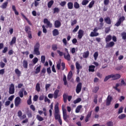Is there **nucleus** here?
Masks as SVG:
<instances>
[{
  "label": "nucleus",
  "instance_id": "c756f323",
  "mask_svg": "<svg viewBox=\"0 0 126 126\" xmlns=\"http://www.w3.org/2000/svg\"><path fill=\"white\" fill-rule=\"evenodd\" d=\"M62 64V60L60 59L58 63H57V68L58 70L61 69V64Z\"/></svg>",
  "mask_w": 126,
  "mask_h": 126
},
{
  "label": "nucleus",
  "instance_id": "5701e85b",
  "mask_svg": "<svg viewBox=\"0 0 126 126\" xmlns=\"http://www.w3.org/2000/svg\"><path fill=\"white\" fill-rule=\"evenodd\" d=\"M90 37H97V36H99V33L92 32L90 34Z\"/></svg>",
  "mask_w": 126,
  "mask_h": 126
},
{
  "label": "nucleus",
  "instance_id": "4d7b16f0",
  "mask_svg": "<svg viewBox=\"0 0 126 126\" xmlns=\"http://www.w3.org/2000/svg\"><path fill=\"white\" fill-rule=\"evenodd\" d=\"M78 29H79V26H76L75 29L72 31V32L75 33V32H77Z\"/></svg>",
  "mask_w": 126,
  "mask_h": 126
},
{
  "label": "nucleus",
  "instance_id": "0eeeda50",
  "mask_svg": "<svg viewBox=\"0 0 126 126\" xmlns=\"http://www.w3.org/2000/svg\"><path fill=\"white\" fill-rule=\"evenodd\" d=\"M81 89H82V83H79L76 88V93L77 94H79L81 92Z\"/></svg>",
  "mask_w": 126,
  "mask_h": 126
},
{
  "label": "nucleus",
  "instance_id": "9d476101",
  "mask_svg": "<svg viewBox=\"0 0 126 126\" xmlns=\"http://www.w3.org/2000/svg\"><path fill=\"white\" fill-rule=\"evenodd\" d=\"M18 117L20 119V120H24L26 119V114H23L22 115V111L21 110H19L18 112Z\"/></svg>",
  "mask_w": 126,
  "mask_h": 126
},
{
  "label": "nucleus",
  "instance_id": "72a5a7b5",
  "mask_svg": "<svg viewBox=\"0 0 126 126\" xmlns=\"http://www.w3.org/2000/svg\"><path fill=\"white\" fill-rule=\"evenodd\" d=\"M99 22L100 23L99 24V25L100 26V27H103V26H104V19H103L102 17L100 18L99 20Z\"/></svg>",
  "mask_w": 126,
  "mask_h": 126
},
{
  "label": "nucleus",
  "instance_id": "6e6552de",
  "mask_svg": "<svg viewBox=\"0 0 126 126\" xmlns=\"http://www.w3.org/2000/svg\"><path fill=\"white\" fill-rule=\"evenodd\" d=\"M15 92V88H14V84H11L9 88V94H14Z\"/></svg>",
  "mask_w": 126,
  "mask_h": 126
},
{
  "label": "nucleus",
  "instance_id": "f3484780",
  "mask_svg": "<svg viewBox=\"0 0 126 126\" xmlns=\"http://www.w3.org/2000/svg\"><path fill=\"white\" fill-rule=\"evenodd\" d=\"M16 43V37L14 36L12 37L11 41L10 42L9 45L10 46H12V45H14Z\"/></svg>",
  "mask_w": 126,
  "mask_h": 126
},
{
  "label": "nucleus",
  "instance_id": "4468645a",
  "mask_svg": "<svg viewBox=\"0 0 126 126\" xmlns=\"http://www.w3.org/2000/svg\"><path fill=\"white\" fill-rule=\"evenodd\" d=\"M84 35V31L82 30H79L78 32V38L79 39H81L83 35Z\"/></svg>",
  "mask_w": 126,
  "mask_h": 126
},
{
  "label": "nucleus",
  "instance_id": "473e14b6",
  "mask_svg": "<svg viewBox=\"0 0 126 126\" xmlns=\"http://www.w3.org/2000/svg\"><path fill=\"white\" fill-rule=\"evenodd\" d=\"M99 89H100V88H99V86L94 87V89H93V93H97L98 92Z\"/></svg>",
  "mask_w": 126,
  "mask_h": 126
},
{
  "label": "nucleus",
  "instance_id": "4c0bfd02",
  "mask_svg": "<svg viewBox=\"0 0 126 126\" xmlns=\"http://www.w3.org/2000/svg\"><path fill=\"white\" fill-rule=\"evenodd\" d=\"M35 89L37 92H40L41 88H40V84L37 83L35 86Z\"/></svg>",
  "mask_w": 126,
  "mask_h": 126
},
{
  "label": "nucleus",
  "instance_id": "39448f33",
  "mask_svg": "<svg viewBox=\"0 0 126 126\" xmlns=\"http://www.w3.org/2000/svg\"><path fill=\"white\" fill-rule=\"evenodd\" d=\"M71 99H72V96H67V94H63V100L64 103H66V102H67V100L68 102H70V101H71Z\"/></svg>",
  "mask_w": 126,
  "mask_h": 126
},
{
  "label": "nucleus",
  "instance_id": "ea45409f",
  "mask_svg": "<svg viewBox=\"0 0 126 126\" xmlns=\"http://www.w3.org/2000/svg\"><path fill=\"white\" fill-rule=\"evenodd\" d=\"M126 118V115L125 114H122L118 116V119L120 120H124V119Z\"/></svg>",
  "mask_w": 126,
  "mask_h": 126
},
{
  "label": "nucleus",
  "instance_id": "bb28decb",
  "mask_svg": "<svg viewBox=\"0 0 126 126\" xmlns=\"http://www.w3.org/2000/svg\"><path fill=\"white\" fill-rule=\"evenodd\" d=\"M23 65L24 68H28V62L26 60H24L23 63Z\"/></svg>",
  "mask_w": 126,
  "mask_h": 126
},
{
  "label": "nucleus",
  "instance_id": "e433bc0d",
  "mask_svg": "<svg viewBox=\"0 0 126 126\" xmlns=\"http://www.w3.org/2000/svg\"><path fill=\"white\" fill-rule=\"evenodd\" d=\"M83 58L85 59H87L88 57H89V51H87L86 52H85L83 55Z\"/></svg>",
  "mask_w": 126,
  "mask_h": 126
},
{
  "label": "nucleus",
  "instance_id": "c85d7f7f",
  "mask_svg": "<svg viewBox=\"0 0 126 126\" xmlns=\"http://www.w3.org/2000/svg\"><path fill=\"white\" fill-rule=\"evenodd\" d=\"M81 109H82V105H78L76 108L75 113H77V114L79 113Z\"/></svg>",
  "mask_w": 126,
  "mask_h": 126
},
{
  "label": "nucleus",
  "instance_id": "a878e982",
  "mask_svg": "<svg viewBox=\"0 0 126 126\" xmlns=\"http://www.w3.org/2000/svg\"><path fill=\"white\" fill-rule=\"evenodd\" d=\"M24 90H25V89L22 88L19 92V95L21 98H23V92H24Z\"/></svg>",
  "mask_w": 126,
  "mask_h": 126
},
{
  "label": "nucleus",
  "instance_id": "2eb2a0df",
  "mask_svg": "<svg viewBox=\"0 0 126 126\" xmlns=\"http://www.w3.org/2000/svg\"><path fill=\"white\" fill-rule=\"evenodd\" d=\"M115 46V42L114 41H111L109 43H107L106 44L105 48H112V47H114Z\"/></svg>",
  "mask_w": 126,
  "mask_h": 126
},
{
  "label": "nucleus",
  "instance_id": "338daca9",
  "mask_svg": "<svg viewBox=\"0 0 126 126\" xmlns=\"http://www.w3.org/2000/svg\"><path fill=\"white\" fill-rule=\"evenodd\" d=\"M42 32L43 33H47V29H46V28L45 27L44 25H43L42 26Z\"/></svg>",
  "mask_w": 126,
  "mask_h": 126
},
{
  "label": "nucleus",
  "instance_id": "37998d69",
  "mask_svg": "<svg viewBox=\"0 0 126 126\" xmlns=\"http://www.w3.org/2000/svg\"><path fill=\"white\" fill-rule=\"evenodd\" d=\"M36 119L39 122H42V121H44V118H43V117H41V116H40L39 115H36Z\"/></svg>",
  "mask_w": 126,
  "mask_h": 126
},
{
  "label": "nucleus",
  "instance_id": "c9c22d12",
  "mask_svg": "<svg viewBox=\"0 0 126 126\" xmlns=\"http://www.w3.org/2000/svg\"><path fill=\"white\" fill-rule=\"evenodd\" d=\"M74 7L76 9H78L80 7V5H79V3L77 2H74Z\"/></svg>",
  "mask_w": 126,
  "mask_h": 126
},
{
  "label": "nucleus",
  "instance_id": "e2e57ef3",
  "mask_svg": "<svg viewBox=\"0 0 126 126\" xmlns=\"http://www.w3.org/2000/svg\"><path fill=\"white\" fill-rule=\"evenodd\" d=\"M61 66H62V70H64L65 69V63L63 62L61 63Z\"/></svg>",
  "mask_w": 126,
  "mask_h": 126
},
{
  "label": "nucleus",
  "instance_id": "1a4fd4ad",
  "mask_svg": "<svg viewBox=\"0 0 126 126\" xmlns=\"http://www.w3.org/2000/svg\"><path fill=\"white\" fill-rule=\"evenodd\" d=\"M14 104L15 107H18V106L21 104V98L19 96H17L15 98Z\"/></svg>",
  "mask_w": 126,
  "mask_h": 126
},
{
  "label": "nucleus",
  "instance_id": "69168bd1",
  "mask_svg": "<svg viewBox=\"0 0 126 126\" xmlns=\"http://www.w3.org/2000/svg\"><path fill=\"white\" fill-rule=\"evenodd\" d=\"M0 66L1 68H3L5 66V63L2 62H0Z\"/></svg>",
  "mask_w": 126,
  "mask_h": 126
},
{
  "label": "nucleus",
  "instance_id": "cd10ccee",
  "mask_svg": "<svg viewBox=\"0 0 126 126\" xmlns=\"http://www.w3.org/2000/svg\"><path fill=\"white\" fill-rule=\"evenodd\" d=\"M112 40V35H107L106 38H105V41L106 43H108V42H110Z\"/></svg>",
  "mask_w": 126,
  "mask_h": 126
},
{
  "label": "nucleus",
  "instance_id": "f03ea898",
  "mask_svg": "<svg viewBox=\"0 0 126 126\" xmlns=\"http://www.w3.org/2000/svg\"><path fill=\"white\" fill-rule=\"evenodd\" d=\"M40 43L39 42H36L34 46H33V54L36 56H40Z\"/></svg>",
  "mask_w": 126,
  "mask_h": 126
},
{
  "label": "nucleus",
  "instance_id": "603ef678",
  "mask_svg": "<svg viewBox=\"0 0 126 126\" xmlns=\"http://www.w3.org/2000/svg\"><path fill=\"white\" fill-rule=\"evenodd\" d=\"M99 56V54L98 53V52H95L94 54V60L96 61L97 60V58H98V56Z\"/></svg>",
  "mask_w": 126,
  "mask_h": 126
},
{
  "label": "nucleus",
  "instance_id": "7ed1b4c3",
  "mask_svg": "<svg viewBox=\"0 0 126 126\" xmlns=\"http://www.w3.org/2000/svg\"><path fill=\"white\" fill-rule=\"evenodd\" d=\"M59 92H60V90H56L53 94H49L48 95V97L50 99H52L53 97H54V99H57L58 98V97H59Z\"/></svg>",
  "mask_w": 126,
  "mask_h": 126
},
{
  "label": "nucleus",
  "instance_id": "393cba45",
  "mask_svg": "<svg viewBox=\"0 0 126 126\" xmlns=\"http://www.w3.org/2000/svg\"><path fill=\"white\" fill-rule=\"evenodd\" d=\"M64 59H65V60H66L67 61H70V55L69 54V53L65 55V53H64Z\"/></svg>",
  "mask_w": 126,
  "mask_h": 126
},
{
  "label": "nucleus",
  "instance_id": "052dcab7",
  "mask_svg": "<svg viewBox=\"0 0 126 126\" xmlns=\"http://www.w3.org/2000/svg\"><path fill=\"white\" fill-rule=\"evenodd\" d=\"M107 126H114V123L112 121H109L106 123Z\"/></svg>",
  "mask_w": 126,
  "mask_h": 126
},
{
  "label": "nucleus",
  "instance_id": "13d9d810",
  "mask_svg": "<svg viewBox=\"0 0 126 126\" xmlns=\"http://www.w3.org/2000/svg\"><path fill=\"white\" fill-rule=\"evenodd\" d=\"M48 74H51L52 73V70H51V67H49L46 69Z\"/></svg>",
  "mask_w": 126,
  "mask_h": 126
},
{
  "label": "nucleus",
  "instance_id": "a211bd4d",
  "mask_svg": "<svg viewBox=\"0 0 126 126\" xmlns=\"http://www.w3.org/2000/svg\"><path fill=\"white\" fill-rule=\"evenodd\" d=\"M104 21L107 24L110 25L112 23V22L111 21V18H110L109 17L105 18Z\"/></svg>",
  "mask_w": 126,
  "mask_h": 126
},
{
  "label": "nucleus",
  "instance_id": "a18cd8bd",
  "mask_svg": "<svg viewBox=\"0 0 126 126\" xmlns=\"http://www.w3.org/2000/svg\"><path fill=\"white\" fill-rule=\"evenodd\" d=\"M121 36L122 37L123 40H126V32H123L121 33Z\"/></svg>",
  "mask_w": 126,
  "mask_h": 126
},
{
  "label": "nucleus",
  "instance_id": "864d4df0",
  "mask_svg": "<svg viewBox=\"0 0 126 126\" xmlns=\"http://www.w3.org/2000/svg\"><path fill=\"white\" fill-rule=\"evenodd\" d=\"M89 2L88 0H83L82 2V4L83 5H86Z\"/></svg>",
  "mask_w": 126,
  "mask_h": 126
},
{
  "label": "nucleus",
  "instance_id": "de8ad7c7",
  "mask_svg": "<svg viewBox=\"0 0 126 126\" xmlns=\"http://www.w3.org/2000/svg\"><path fill=\"white\" fill-rule=\"evenodd\" d=\"M110 78H112V75H109L108 76H106L105 78L104 79V82H106V81H108Z\"/></svg>",
  "mask_w": 126,
  "mask_h": 126
},
{
  "label": "nucleus",
  "instance_id": "680f3d73",
  "mask_svg": "<svg viewBox=\"0 0 126 126\" xmlns=\"http://www.w3.org/2000/svg\"><path fill=\"white\" fill-rule=\"evenodd\" d=\"M32 62L34 64H36V63H38V58H34L33 60H32Z\"/></svg>",
  "mask_w": 126,
  "mask_h": 126
},
{
  "label": "nucleus",
  "instance_id": "dca6fc26",
  "mask_svg": "<svg viewBox=\"0 0 126 126\" xmlns=\"http://www.w3.org/2000/svg\"><path fill=\"white\" fill-rule=\"evenodd\" d=\"M55 28H60V27L61 26L62 23L59 20H56L55 21L54 23Z\"/></svg>",
  "mask_w": 126,
  "mask_h": 126
},
{
  "label": "nucleus",
  "instance_id": "f704fd0d",
  "mask_svg": "<svg viewBox=\"0 0 126 126\" xmlns=\"http://www.w3.org/2000/svg\"><path fill=\"white\" fill-rule=\"evenodd\" d=\"M54 4V0H51L49 2H48L47 4V6L48 8H51L52 7V5Z\"/></svg>",
  "mask_w": 126,
  "mask_h": 126
},
{
  "label": "nucleus",
  "instance_id": "c03bdc74",
  "mask_svg": "<svg viewBox=\"0 0 126 126\" xmlns=\"http://www.w3.org/2000/svg\"><path fill=\"white\" fill-rule=\"evenodd\" d=\"M45 62H46V56H41V62L42 63H45Z\"/></svg>",
  "mask_w": 126,
  "mask_h": 126
},
{
  "label": "nucleus",
  "instance_id": "ddd939ff",
  "mask_svg": "<svg viewBox=\"0 0 126 126\" xmlns=\"http://www.w3.org/2000/svg\"><path fill=\"white\" fill-rule=\"evenodd\" d=\"M111 78H112V80H117L121 78V75L119 74H111Z\"/></svg>",
  "mask_w": 126,
  "mask_h": 126
},
{
  "label": "nucleus",
  "instance_id": "f257e3e1",
  "mask_svg": "<svg viewBox=\"0 0 126 126\" xmlns=\"http://www.w3.org/2000/svg\"><path fill=\"white\" fill-rule=\"evenodd\" d=\"M55 113H54V117L55 120H59L61 119V114H60V110L59 109V104H57L55 106Z\"/></svg>",
  "mask_w": 126,
  "mask_h": 126
},
{
  "label": "nucleus",
  "instance_id": "3c124183",
  "mask_svg": "<svg viewBox=\"0 0 126 126\" xmlns=\"http://www.w3.org/2000/svg\"><path fill=\"white\" fill-rule=\"evenodd\" d=\"M71 77H72V72L70 71L67 75V79L69 80V79H70Z\"/></svg>",
  "mask_w": 126,
  "mask_h": 126
},
{
  "label": "nucleus",
  "instance_id": "8fccbe9b",
  "mask_svg": "<svg viewBox=\"0 0 126 126\" xmlns=\"http://www.w3.org/2000/svg\"><path fill=\"white\" fill-rule=\"evenodd\" d=\"M63 81L64 82V85H66V84H67V81L66 80V76H65V75H63Z\"/></svg>",
  "mask_w": 126,
  "mask_h": 126
},
{
  "label": "nucleus",
  "instance_id": "bf43d9fd",
  "mask_svg": "<svg viewBox=\"0 0 126 126\" xmlns=\"http://www.w3.org/2000/svg\"><path fill=\"white\" fill-rule=\"evenodd\" d=\"M57 53H58V54H59V55L60 57H63V56H64V53H63V52L60 50H58L57 51Z\"/></svg>",
  "mask_w": 126,
  "mask_h": 126
},
{
  "label": "nucleus",
  "instance_id": "a19ab883",
  "mask_svg": "<svg viewBox=\"0 0 126 126\" xmlns=\"http://www.w3.org/2000/svg\"><path fill=\"white\" fill-rule=\"evenodd\" d=\"M75 64L76 69H80V68H82V66L80 65V64L78 63V62H76Z\"/></svg>",
  "mask_w": 126,
  "mask_h": 126
},
{
  "label": "nucleus",
  "instance_id": "4be33fe9",
  "mask_svg": "<svg viewBox=\"0 0 126 126\" xmlns=\"http://www.w3.org/2000/svg\"><path fill=\"white\" fill-rule=\"evenodd\" d=\"M53 36H58L60 34L59 32V30L58 29H55L52 31Z\"/></svg>",
  "mask_w": 126,
  "mask_h": 126
},
{
  "label": "nucleus",
  "instance_id": "79ce46f5",
  "mask_svg": "<svg viewBox=\"0 0 126 126\" xmlns=\"http://www.w3.org/2000/svg\"><path fill=\"white\" fill-rule=\"evenodd\" d=\"M68 118H69V116L67 115V114H65L63 115V120H64V121H65V122H66L67 123V122H68V120H67Z\"/></svg>",
  "mask_w": 126,
  "mask_h": 126
},
{
  "label": "nucleus",
  "instance_id": "5fc2aeb1",
  "mask_svg": "<svg viewBox=\"0 0 126 126\" xmlns=\"http://www.w3.org/2000/svg\"><path fill=\"white\" fill-rule=\"evenodd\" d=\"M123 111H124V107L121 106V107L119 109L118 114H122V113H123Z\"/></svg>",
  "mask_w": 126,
  "mask_h": 126
},
{
  "label": "nucleus",
  "instance_id": "f8f14e48",
  "mask_svg": "<svg viewBox=\"0 0 126 126\" xmlns=\"http://www.w3.org/2000/svg\"><path fill=\"white\" fill-rule=\"evenodd\" d=\"M112 99H113V97H112V96L108 95L106 99V106H110L111 105V102H112Z\"/></svg>",
  "mask_w": 126,
  "mask_h": 126
},
{
  "label": "nucleus",
  "instance_id": "6ab92c4d",
  "mask_svg": "<svg viewBox=\"0 0 126 126\" xmlns=\"http://www.w3.org/2000/svg\"><path fill=\"white\" fill-rule=\"evenodd\" d=\"M8 4V1H5L2 3V4L1 5V8H2L3 9H5L6 7H7V5Z\"/></svg>",
  "mask_w": 126,
  "mask_h": 126
},
{
  "label": "nucleus",
  "instance_id": "58836bf2",
  "mask_svg": "<svg viewBox=\"0 0 126 126\" xmlns=\"http://www.w3.org/2000/svg\"><path fill=\"white\" fill-rule=\"evenodd\" d=\"M94 3H95V1H94V0H92L89 4L88 7H89V8H92Z\"/></svg>",
  "mask_w": 126,
  "mask_h": 126
},
{
  "label": "nucleus",
  "instance_id": "09e8293b",
  "mask_svg": "<svg viewBox=\"0 0 126 126\" xmlns=\"http://www.w3.org/2000/svg\"><path fill=\"white\" fill-rule=\"evenodd\" d=\"M60 12V8L55 7L53 10V13H59Z\"/></svg>",
  "mask_w": 126,
  "mask_h": 126
},
{
  "label": "nucleus",
  "instance_id": "6e6d98bb",
  "mask_svg": "<svg viewBox=\"0 0 126 126\" xmlns=\"http://www.w3.org/2000/svg\"><path fill=\"white\" fill-rule=\"evenodd\" d=\"M52 50H53V51H57V50H58V46L57 44H54L52 45Z\"/></svg>",
  "mask_w": 126,
  "mask_h": 126
},
{
  "label": "nucleus",
  "instance_id": "423d86ee",
  "mask_svg": "<svg viewBox=\"0 0 126 126\" xmlns=\"http://www.w3.org/2000/svg\"><path fill=\"white\" fill-rule=\"evenodd\" d=\"M126 20V18L125 16H122L118 19V21L115 24V26H117V27H119L121 24H122V22H124Z\"/></svg>",
  "mask_w": 126,
  "mask_h": 126
},
{
  "label": "nucleus",
  "instance_id": "aec40b11",
  "mask_svg": "<svg viewBox=\"0 0 126 126\" xmlns=\"http://www.w3.org/2000/svg\"><path fill=\"white\" fill-rule=\"evenodd\" d=\"M15 73L17 75L18 77H20V76H21V71L19 70L18 68L15 69Z\"/></svg>",
  "mask_w": 126,
  "mask_h": 126
},
{
  "label": "nucleus",
  "instance_id": "9b49d317",
  "mask_svg": "<svg viewBox=\"0 0 126 126\" xmlns=\"http://www.w3.org/2000/svg\"><path fill=\"white\" fill-rule=\"evenodd\" d=\"M43 22L44 24H46L47 26L49 27V28H52L53 27V24L51 23V22L48 20V19L45 18L43 20Z\"/></svg>",
  "mask_w": 126,
  "mask_h": 126
},
{
  "label": "nucleus",
  "instance_id": "412c9836",
  "mask_svg": "<svg viewBox=\"0 0 126 126\" xmlns=\"http://www.w3.org/2000/svg\"><path fill=\"white\" fill-rule=\"evenodd\" d=\"M89 71L91 72H94V71H95V66L93 65L89 66Z\"/></svg>",
  "mask_w": 126,
  "mask_h": 126
},
{
  "label": "nucleus",
  "instance_id": "7c9ffc66",
  "mask_svg": "<svg viewBox=\"0 0 126 126\" xmlns=\"http://www.w3.org/2000/svg\"><path fill=\"white\" fill-rule=\"evenodd\" d=\"M46 68L43 67L40 72V76H43L45 75V73H46Z\"/></svg>",
  "mask_w": 126,
  "mask_h": 126
},
{
  "label": "nucleus",
  "instance_id": "b1692460",
  "mask_svg": "<svg viewBox=\"0 0 126 126\" xmlns=\"http://www.w3.org/2000/svg\"><path fill=\"white\" fill-rule=\"evenodd\" d=\"M67 5L68 9H72L73 8V3L72 2H68Z\"/></svg>",
  "mask_w": 126,
  "mask_h": 126
},
{
  "label": "nucleus",
  "instance_id": "2f4dec72",
  "mask_svg": "<svg viewBox=\"0 0 126 126\" xmlns=\"http://www.w3.org/2000/svg\"><path fill=\"white\" fill-rule=\"evenodd\" d=\"M40 71H41V65H39L35 69V74H38V73H39Z\"/></svg>",
  "mask_w": 126,
  "mask_h": 126
},
{
  "label": "nucleus",
  "instance_id": "774afa93",
  "mask_svg": "<svg viewBox=\"0 0 126 126\" xmlns=\"http://www.w3.org/2000/svg\"><path fill=\"white\" fill-rule=\"evenodd\" d=\"M38 98H39V96H38L37 95H35L33 96V100L34 101V102H36L38 100Z\"/></svg>",
  "mask_w": 126,
  "mask_h": 126
},
{
  "label": "nucleus",
  "instance_id": "49530a36",
  "mask_svg": "<svg viewBox=\"0 0 126 126\" xmlns=\"http://www.w3.org/2000/svg\"><path fill=\"white\" fill-rule=\"evenodd\" d=\"M80 102H81V98L79 97L76 100H74L73 103L74 104H77L78 103H80Z\"/></svg>",
  "mask_w": 126,
  "mask_h": 126
},
{
  "label": "nucleus",
  "instance_id": "20e7f679",
  "mask_svg": "<svg viewBox=\"0 0 126 126\" xmlns=\"http://www.w3.org/2000/svg\"><path fill=\"white\" fill-rule=\"evenodd\" d=\"M25 31L28 34V38L31 39L32 38V32H31V28L30 26H27L25 27Z\"/></svg>",
  "mask_w": 126,
  "mask_h": 126
},
{
  "label": "nucleus",
  "instance_id": "0e129e2a",
  "mask_svg": "<svg viewBox=\"0 0 126 126\" xmlns=\"http://www.w3.org/2000/svg\"><path fill=\"white\" fill-rule=\"evenodd\" d=\"M104 5H108L110 3V0H104L103 1Z\"/></svg>",
  "mask_w": 126,
  "mask_h": 126
}]
</instances>
